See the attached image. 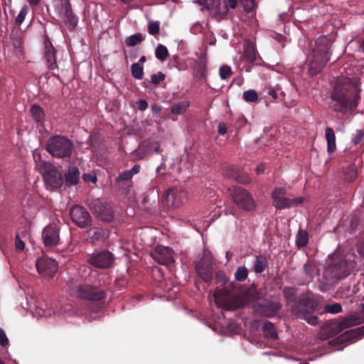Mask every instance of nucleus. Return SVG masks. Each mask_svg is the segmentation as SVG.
I'll list each match as a JSON object with an SVG mask.
<instances>
[{"instance_id":"obj_1","label":"nucleus","mask_w":364,"mask_h":364,"mask_svg":"<svg viewBox=\"0 0 364 364\" xmlns=\"http://www.w3.org/2000/svg\"><path fill=\"white\" fill-rule=\"evenodd\" d=\"M360 89L357 80H345L343 84L336 85L331 95L335 102L332 106L334 111L342 112L344 109H352L357 106Z\"/></svg>"},{"instance_id":"obj_2","label":"nucleus","mask_w":364,"mask_h":364,"mask_svg":"<svg viewBox=\"0 0 364 364\" xmlns=\"http://www.w3.org/2000/svg\"><path fill=\"white\" fill-rule=\"evenodd\" d=\"M331 43L326 36H321L315 41L311 54L308 57L309 73L315 75L320 73L330 60Z\"/></svg>"},{"instance_id":"obj_3","label":"nucleus","mask_w":364,"mask_h":364,"mask_svg":"<svg viewBox=\"0 0 364 364\" xmlns=\"http://www.w3.org/2000/svg\"><path fill=\"white\" fill-rule=\"evenodd\" d=\"M353 267V262H348L345 259L336 258L334 256L329 260L327 267L323 270V282L326 284H331L334 281L346 277Z\"/></svg>"},{"instance_id":"obj_4","label":"nucleus","mask_w":364,"mask_h":364,"mask_svg":"<svg viewBox=\"0 0 364 364\" xmlns=\"http://www.w3.org/2000/svg\"><path fill=\"white\" fill-rule=\"evenodd\" d=\"M46 148L53 156L66 158L71 156L74 150V144L66 137L55 136L48 139Z\"/></svg>"},{"instance_id":"obj_5","label":"nucleus","mask_w":364,"mask_h":364,"mask_svg":"<svg viewBox=\"0 0 364 364\" xmlns=\"http://www.w3.org/2000/svg\"><path fill=\"white\" fill-rule=\"evenodd\" d=\"M230 286L232 287V289L224 288L215 290L213 299L217 305L228 309L238 308L241 306V302L238 299L240 291L235 289L234 284H231Z\"/></svg>"},{"instance_id":"obj_6","label":"nucleus","mask_w":364,"mask_h":364,"mask_svg":"<svg viewBox=\"0 0 364 364\" xmlns=\"http://www.w3.org/2000/svg\"><path fill=\"white\" fill-rule=\"evenodd\" d=\"M234 203L240 208L251 210L255 208V201L250 193L240 186H232L228 190Z\"/></svg>"},{"instance_id":"obj_7","label":"nucleus","mask_w":364,"mask_h":364,"mask_svg":"<svg viewBox=\"0 0 364 364\" xmlns=\"http://www.w3.org/2000/svg\"><path fill=\"white\" fill-rule=\"evenodd\" d=\"M287 189L284 187H276L271 195L273 205L277 209L288 208L294 205L301 203L304 198L298 197L290 199L285 197Z\"/></svg>"},{"instance_id":"obj_8","label":"nucleus","mask_w":364,"mask_h":364,"mask_svg":"<svg viewBox=\"0 0 364 364\" xmlns=\"http://www.w3.org/2000/svg\"><path fill=\"white\" fill-rule=\"evenodd\" d=\"M187 200V191L178 188H169L162 198L164 205L171 208L180 207L184 204Z\"/></svg>"},{"instance_id":"obj_9","label":"nucleus","mask_w":364,"mask_h":364,"mask_svg":"<svg viewBox=\"0 0 364 364\" xmlns=\"http://www.w3.org/2000/svg\"><path fill=\"white\" fill-rule=\"evenodd\" d=\"M46 186L50 189L60 188L63 184V178L58 170L50 163L43 162L41 167Z\"/></svg>"},{"instance_id":"obj_10","label":"nucleus","mask_w":364,"mask_h":364,"mask_svg":"<svg viewBox=\"0 0 364 364\" xmlns=\"http://www.w3.org/2000/svg\"><path fill=\"white\" fill-rule=\"evenodd\" d=\"M38 272L43 277L51 278L57 272L58 266L57 262L48 257H42L36 262Z\"/></svg>"},{"instance_id":"obj_11","label":"nucleus","mask_w":364,"mask_h":364,"mask_svg":"<svg viewBox=\"0 0 364 364\" xmlns=\"http://www.w3.org/2000/svg\"><path fill=\"white\" fill-rule=\"evenodd\" d=\"M114 257L112 254L107 250L95 252L88 256L87 262L100 269H105L109 267L113 262Z\"/></svg>"},{"instance_id":"obj_12","label":"nucleus","mask_w":364,"mask_h":364,"mask_svg":"<svg viewBox=\"0 0 364 364\" xmlns=\"http://www.w3.org/2000/svg\"><path fill=\"white\" fill-rule=\"evenodd\" d=\"M90 207L101 220L109 221L112 219L113 212L108 203L97 198L90 203Z\"/></svg>"},{"instance_id":"obj_13","label":"nucleus","mask_w":364,"mask_h":364,"mask_svg":"<svg viewBox=\"0 0 364 364\" xmlns=\"http://www.w3.org/2000/svg\"><path fill=\"white\" fill-rule=\"evenodd\" d=\"M26 311H30L34 317H42L50 316V313L47 310V305L45 301L38 300L34 296L26 298Z\"/></svg>"},{"instance_id":"obj_14","label":"nucleus","mask_w":364,"mask_h":364,"mask_svg":"<svg viewBox=\"0 0 364 364\" xmlns=\"http://www.w3.org/2000/svg\"><path fill=\"white\" fill-rule=\"evenodd\" d=\"M152 258L160 264L168 265L174 262L173 252L168 247L158 245L151 253Z\"/></svg>"},{"instance_id":"obj_15","label":"nucleus","mask_w":364,"mask_h":364,"mask_svg":"<svg viewBox=\"0 0 364 364\" xmlns=\"http://www.w3.org/2000/svg\"><path fill=\"white\" fill-rule=\"evenodd\" d=\"M72 220L80 228H85L91 223L89 213L80 205L73 206L70 211Z\"/></svg>"},{"instance_id":"obj_16","label":"nucleus","mask_w":364,"mask_h":364,"mask_svg":"<svg viewBox=\"0 0 364 364\" xmlns=\"http://www.w3.org/2000/svg\"><path fill=\"white\" fill-rule=\"evenodd\" d=\"M55 8L58 16L63 21L70 23L71 25L76 24V20L73 15L69 0H60L55 4Z\"/></svg>"},{"instance_id":"obj_17","label":"nucleus","mask_w":364,"mask_h":364,"mask_svg":"<svg viewBox=\"0 0 364 364\" xmlns=\"http://www.w3.org/2000/svg\"><path fill=\"white\" fill-rule=\"evenodd\" d=\"M76 294L78 297L92 301H100L105 297V292L102 290L89 285L79 286Z\"/></svg>"},{"instance_id":"obj_18","label":"nucleus","mask_w":364,"mask_h":364,"mask_svg":"<svg viewBox=\"0 0 364 364\" xmlns=\"http://www.w3.org/2000/svg\"><path fill=\"white\" fill-rule=\"evenodd\" d=\"M293 313L297 316H302L313 313L315 303L309 298H303L295 303L291 307Z\"/></svg>"},{"instance_id":"obj_19","label":"nucleus","mask_w":364,"mask_h":364,"mask_svg":"<svg viewBox=\"0 0 364 364\" xmlns=\"http://www.w3.org/2000/svg\"><path fill=\"white\" fill-rule=\"evenodd\" d=\"M42 238L43 243L46 247L57 245L60 240L58 227L53 225H47L43 230Z\"/></svg>"},{"instance_id":"obj_20","label":"nucleus","mask_w":364,"mask_h":364,"mask_svg":"<svg viewBox=\"0 0 364 364\" xmlns=\"http://www.w3.org/2000/svg\"><path fill=\"white\" fill-rule=\"evenodd\" d=\"M45 60L46 62L47 66L50 70H54L58 68L56 57H55V50L50 43L49 40H46L45 41Z\"/></svg>"},{"instance_id":"obj_21","label":"nucleus","mask_w":364,"mask_h":364,"mask_svg":"<svg viewBox=\"0 0 364 364\" xmlns=\"http://www.w3.org/2000/svg\"><path fill=\"white\" fill-rule=\"evenodd\" d=\"M229 12L227 0H218L214 4L211 15L217 21L224 19Z\"/></svg>"},{"instance_id":"obj_22","label":"nucleus","mask_w":364,"mask_h":364,"mask_svg":"<svg viewBox=\"0 0 364 364\" xmlns=\"http://www.w3.org/2000/svg\"><path fill=\"white\" fill-rule=\"evenodd\" d=\"M363 322H364V320L360 316L353 315L349 316L348 317L343 318L340 322L338 323L336 326V331L338 333L341 332L346 328L359 325Z\"/></svg>"},{"instance_id":"obj_23","label":"nucleus","mask_w":364,"mask_h":364,"mask_svg":"<svg viewBox=\"0 0 364 364\" xmlns=\"http://www.w3.org/2000/svg\"><path fill=\"white\" fill-rule=\"evenodd\" d=\"M281 304L276 301H267L257 309L259 314L264 316L272 317L281 309Z\"/></svg>"},{"instance_id":"obj_24","label":"nucleus","mask_w":364,"mask_h":364,"mask_svg":"<svg viewBox=\"0 0 364 364\" xmlns=\"http://www.w3.org/2000/svg\"><path fill=\"white\" fill-rule=\"evenodd\" d=\"M88 235L93 244L102 242L109 237V232L106 229L94 227L89 230Z\"/></svg>"},{"instance_id":"obj_25","label":"nucleus","mask_w":364,"mask_h":364,"mask_svg":"<svg viewBox=\"0 0 364 364\" xmlns=\"http://www.w3.org/2000/svg\"><path fill=\"white\" fill-rule=\"evenodd\" d=\"M196 269L198 276L204 281L209 282L212 279V270L209 263L200 259L196 264Z\"/></svg>"},{"instance_id":"obj_26","label":"nucleus","mask_w":364,"mask_h":364,"mask_svg":"<svg viewBox=\"0 0 364 364\" xmlns=\"http://www.w3.org/2000/svg\"><path fill=\"white\" fill-rule=\"evenodd\" d=\"M325 138L327 142V151L331 154L333 153L336 149V135L332 128L327 127L326 129Z\"/></svg>"},{"instance_id":"obj_27","label":"nucleus","mask_w":364,"mask_h":364,"mask_svg":"<svg viewBox=\"0 0 364 364\" xmlns=\"http://www.w3.org/2000/svg\"><path fill=\"white\" fill-rule=\"evenodd\" d=\"M65 183L67 186L76 185L80 179V172L76 167H70L65 173Z\"/></svg>"},{"instance_id":"obj_28","label":"nucleus","mask_w":364,"mask_h":364,"mask_svg":"<svg viewBox=\"0 0 364 364\" xmlns=\"http://www.w3.org/2000/svg\"><path fill=\"white\" fill-rule=\"evenodd\" d=\"M363 334L364 326L346 331L341 336L340 339L342 341H347L359 338L360 336Z\"/></svg>"},{"instance_id":"obj_29","label":"nucleus","mask_w":364,"mask_h":364,"mask_svg":"<svg viewBox=\"0 0 364 364\" xmlns=\"http://www.w3.org/2000/svg\"><path fill=\"white\" fill-rule=\"evenodd\" d=\"M151 146L149 141L142 142L135 151V154L137 155V159H142L146 157V155L151 152Z\"/></svg>"},{"instance_id":"obj_30","label":"nucleus","mask_w":364,"mask_h":364,"mask_svg":"<svg viewBox=\"0 0 364 364\" xmlns=\"http://www.w3.org/2000/svg\"><path fill=\"white\" fill-rule=\"evenodd\" d=\"M140 171V166L134 165L131 169L127 170L120 173L117 178L118 181H128L132 179L134 175L138 173Z\"/></svg>"},{"instance_id":"obj_31","label":"nucleus","mask_w":364,"mask_h":364,"mask_svg":"<svg viewBox=\"0 0 364 364\" xmlns=\"http://www.w3.org/2000/svg\"><path fill=\"white\" fill-rule=\"evenodd\" d=\"M262 328L265 337L272 339L277 338L278 335L272 323L269 321L265 322Z\"/></svg>"},{"instance_id":"obj_32","label":"nucleus","mask_w":364,"mask_h":364,"mask_svg":"<svg viewBox=\"0 0 364 364\" xmlns=\"http://www.w3.org/2000/svg\"><path fill=\"white\" fill-rule=\"evenodd\" d=\"M244 58L248 62L252 63L256 60V50L253 45L248 43L244 49Z\"/></svg>"},{"instance_id":"obj_33","label":"nucleus","mask_w":364,"mask_h":364,"mask_svg":"<svg viewBox=\"0 0 364 364\" xmlns=\"http://www.w3.org/2000/svg\"><path fill=\"white\" fill-rule=\"evenodd\" d=\"M267 267V259L262 256H257L254 264V271L259 274L264 271Z\"/></svg>"},{"instance_id":"obj_34","label":"nucleus","mask_w":364,"mask_h":364,"mask_svg":"<svg viewBox=\"0 0 364 364\" xmlns=\"http://www.w3.org/2000/svg\"><path fill=\"white\" fill-rule=\"evenodd\" d=\"M31 114L33 119L36 122H41L44 119V112L38 105H34L32 106Z\"/></svg>"},{"instance_id":"obj_35","label":"nucleus","mask_w":364,"mask_h":364,"mask_svg":"<svg viewBox=\"0 0 364 364\" xmlns=\"http://www.w3.org/2000/svg\"><path fill=\"white\" fill-rule=\"evenodd\" d=\"M131 71L132 76L137 80H141L144 77V68L139 63L132 65Z\"/></svg>"},{"instance_id":"obj_36","label":"nucleus","mask_w":364,"mask_h":364,"mask_svg":"<svg viewBox=\"0 0 364 364\" xmlns=\"http://www.w3.org/2000/svg\"><path fill=\"white\" fill-rule=\"evenodd\" d=\"M189 105L190 104L188 101H183L175 104L171 108V113L173 114H183L187 109Z\"/></svg>"},{"instance_id":"obj_37","label":"nucleus","mask_w":364,"mask_h":364,"mask_svg":"<svg viewBox=\"0 0 364 364\" xmlns=\"http://www.w3.org/2000/svg\"><path fill=\"white\" fill-rule=\"evenodd\" d=\"M155 55L157 59L164 61L168 55L167 48L163 45H159L156 48Z\"/></svg>"},{"instance_id":"obj_38","label":"nucleus","mask_w":364,"mask_h":364,"mask_svg":"<svg viewBox=\"0 0 364 364\" xmlns=\"http://www.w3.org/2000/svg\"><path fill=\"white\" fill-rule=\"evenodd\" d=\"M143 36L141 33H136L127 37L125 43L128 46H134L143 41Z\"/></svg>"},{"instance_id":"obj_39","label":"nucleus","mask_w":364,"mask_h":364,"mask_svg":"<svg viewBox=\"0 0 364 364\" xmlns=\"http://www.w3.org/2000/svg\"><path fill=\"white\" fill-rule=\"evenodd\" d=\"M193 3L198 4L202 6L201 10L206 9L207 11L212 12L214 4H215V0H193Z\"/></svg>"},{"instance_id":"obj_40","label":"nucleus","mask_w":364,"mask_h":364,"mask_svg":"<svg viewBox=\"0 0 364 364\" xmlns=\"http://www.w3.org/2000/svg\"><path fill=\"white\" fill-rule=\"evenodd\" d=\"M244 100L248 102H255L258 100V95L254 90L245 91L242 94Z\"/></svg>"},{"instance_id":"obj_41","label":"nucleus","mask_w":364,"mask_h":364,"mask_svg":"<svg viewBox=\"0 0 364 364\" xmlns=\"http://www.w3.org/2000/svg\"><path fill=\"white\" fill-rule=\"evenodd\" d=\"M248 275L247 269L244 267H239L235 272V277L237 281L243 282L245 281Z\"/></svg>"},{"instance_id":"obj_42","label":"nucleus","mask_w":364,"mask_h":364,"mask_svg":"<svg viewBox=\"0 0 364 364\" xmlns=\"http://www.w3.org/2000/svg\"><path fill=\"white\" fill-rule=\"evenodd\" d=\"M296 244L299 247H304L308 242V235L304 230H299L296 235Z\"/></svg>"},{"instance_id":"obj_43","label":"nucleus","mask_w":364,"mask_h":364,"mask_svg":"<svg viewBox=\"0 0 364 364\" xmlns=\"http://www.w3.org/2000/svg\"><path fill=\"white\" fill-rule=\"evenodd\" d=\"M235 171L236 168H230L231 172L228 173V176L242 183H247L250 182V179L247 175H245L244 176H240L237 174V173H235Z\"/></svg>"},{"instance_id":"obj_44","label":"nucleus","mask_w":364,"mask_h":364,"mask_svg":"<svg viewBox=\"0 0 364 364\" xmlns=\"http://www.w3.org/2000/svg\"><path fill=\"white\" fill-rule=\"evenodd\" d=\"M28 12V6L27 5H24L21 9L20 12L17 15L15 19L16 24L20 26L23 22Z\"/></svg>"},{"instance_id":"obj_45","label":"nucleus","mask_w":364,"mask_h":364,"mask_svg":"<svg viewBox=\"0 0 364 364\" xmlns=\"http://www.w3.org/2000/svg\"><path fill=\"white\" fill-rule=\"evenodd\" d=\"M160 29V23L158 21H150L148 23V31L150 35L158 34Z\"/></svg>"},{"instance_id":"obj_46","label":"nucleus","mask_w":364,"mask_h":364,"mask_svg":"<svg viewBox=\"0 0 364 364\" xmlns=\"http://www.w3.org/2000/svg\"><path fill=\"white\" fill-rule=\"evenodd\" d=\"M324 310L327 313L336 314L340 313L342 311V307L340 304L335 303L333 304L326 305L324 307Z\"/></svg>"},{"instance_id":"obj_47","label":"nucleus","mask_w":364,"mask_h":364,"mask_svg":"<svg viewBox=\"0 0 364 364\" xmlns=\"http://www.w3.org/2000/svg\"><path fill=\"white\" fill-rule=\"evenodd\" d=\"M220 77L223 80H226L229 78L232 75V70L230 66L228 65H223L220 68Z\"/></svg>"},{"instance_id":"obj_48","label":"nucleus","mask_w":364,"mask_h":364,"mask_svg":"<svg viewBox=\"0 0 364 364\" xmlns=\"http://www.w3.org/2000/svg\"><path fill=\"white\" fill-rule=\"evenodd\" d=\"M357 173L355 166H350L345 171L346 179L353 181L356 178Z\"/></svg>"},{"instance_id":"obj_49","label":"nucleus","mask_w":364,"mask_h":364,"mask_svg":"<svg viewBox=\"0 0 364 364\" xmlns=\"http://www.w3.org/2000/svg\"><path fill=\"white\" fill-rule=\"evenodd\" d=\"M164 79H165V75L163 74L162 73H159L157 74H153L151 76V82L155 85L160 83V82L163 81Z\"/></svg>"},{"instance_id":"obj_50","label":"nucleus","mask_w":364,"mask_h":364,"mask_svg":"<svg viewBox=\"0 0 364 364\" xmlns=\"http://www.w3.org/2000/svg\"><path fill=\"white\" fill-rule=\"evenodd\" d=\"M242 3L245 10L247 11H251L255 6V0H241Z\"/></svg>"},{"instance_id":"obj_51","label":"nucleus","mask_w":364,"mask_h":364,"mask_svg":"<svg viewBox=\"0 0 364 364\" xmlns=\"http://www.w3.org/2000/svg\"><path fill=\"white\" fill-rule=\"evenodd\" d=\"M284 296L289 301L293 300L295 294V291L292 288H285L283 291Z\"/></svg>"},{"instance_id":"obj_52","label":"nucleus","mask_w":364,"mask_h":364,"mask_svg":"<svg viewBox=\"0 0 364 364\" xmlns=\"http://www.w3.org/2000/svg\"><path fill=\"white\" fill-rule=\"evenodd\" d=\"M9 343L8 338L4 332V331L0 328V346H6Z\"/></svg>"},{"instance_id":"obj_53","label":"nucleus","mask_w":364,"mask_h":364,"mask_svg":"<svg viewBox=\"0 0 364 364\" xmlns=\"http://www.w3.org/2000/svg\"><path fill=\"white\" fill-rule=\"evenodd\" d=\"M16 248L18 250H23L25 248V243L20 239L18 235L16 236Z\"/></svg>"},{"instance_id":"obj_54","label":"nucleus","mask_w":364,"mask_h":364,"mask_svg":"<svg viewBox=\"0 0 364 364\" xmlns=\"http://www.w3.org/2000/svg\"><path fill=\"white\" fill-rule=\"evenodd\" d=\"M199 68L200 70L201 75H203V72L206 69V58L205 56H200V63H199Z\"/></svg>"},{"instance_id":"obj_55","label":"nucleus","mask_w":364,"mask_h":364,"mask_svg":"<svg viewBox=\"0 0 364 364\" xmlns=\"http://www.w3.org/2000/svg\"><path fill=\"white\" fill-rule=\"evenodd\" d=\"M82 178L85 181H91L93 183H95L97 182V177L90 173L83 174Z\"/></svg>"},{"instance_id":"obj_56","label":"nucleus","mask_w":364,"mask_h":364,"mask_svg":"<svg viewBox=\"0 0 364 364\" xmlns=\"http://www.w3.org/2000/svg\"><path fill=\"white\" fill-rule=\"evenodd\" d=\"M363 137V134L359 131L356 133L355 136L353 138V142L354 144H358L360 142Z\"/></svg>"},{"instance_id":"obj_57","label":"nucleus","mask_w":364,"mask_h":364,"mask_svg":"<svg viewBox=\"0 0 364 364\" xmlns=\"http://www.w3.org/2000/svg\"><path fill=\"white\" fill-rule=\"evenodd\" d=\"M218 132L219 134L224 135L227 132L226 124L223 122L219 123Z\"/></svg>"},{"instance_id":"obj_58","label":"nucleus","mask_w":364,"mask_h":364,"mask_svg":"<svg viewBox=\"0 0 364 364\" xmlns=\"http://www.w3.org/2000/svg\"><path fill=\"white\" fill-rule=\"evenodd\" d=\"M139 109L141 111H144L148 108V103L144 100H140L138 101Z\"/></svg>"},{"instance_id":"obj_59","label":"nucleus","mask_w":364,"mask_h":364,"mask_svg":"<svg viewBox=\"0 0 364 364\" xmlns=\"http://www.w3.org/2000/svg\"><path fill=\"white\" fill-rule=\"evenodd\" d=\"M217 278L223 283L226 284L228 282L227 277L222 272H219L217 274Z\"/></svg>"},{"instance_id":"obj_60","label":"nucleus","mask_w":364,"mask_h":364,"mask_svg":"<svg viewBox=\"0 0 364 364\" xmlns=\"http://www.w3.org/2000/svg\"><path fill=\"white\" fill-rule=\"evenodd\" d=\"M227 1H228V9L230 8L232 9H234L237 6V4H238L237 0H227Z\"/></svg>"},{"instance_id":"obj_61","label":"nucleus","mask_w":364,"mask_h":364,"mask_svg":"<svg viewBox=\"0 0 364 364\" xmlns=\"http://www.w3.org/2000/svg\"><path fill=\"white\" fill-rule=\"evenodd\" d=\"M304 268L306 274L308 276H309V277L311 279L313 277V276H312V274H311L312 270H311V266L307 264H305L304 265Z\"/></svg>"},{"instance_id":"obj_62","label":"nucleus","mask_w":364,"mask_h":364,"mask_svg":"<svg viewBox=\"0 0 364 364\" xmlns=\"http://www.w3.org/2000/svg\"><path fill=\"white\" fill-rule=\"evenodd\" d=\"M151 109L154 113L157 114L161 112V107L159 105L154 104L151 106Z\"/></svg>"},{"instance_id":"obj_63","label":"nucleus","mask_w":364,"mask_h":364,"mask_svg":"<svg viewBox=\"0 0 364 364\" xmlns=\"http://www.w3.org/2000/svg\"><path fill=\"white\" fill-rule=\"evenodd\" d=\"M318 318L316 316H311L308 318L307 321L311 325H316L318 323Z\"/></svg>"},{"instance_id":"obj_64","label":"nucleus","mask_w":364,"mask_h":364,"mask_svg":"<svg viewBox=\"0 0 364 364\" xmlns=\"http://www.w3.org/2000/svg\"><path fill=\"white\" fill-rule=\"evenodd\" d=\"M255 171L257 174H262L264 171V164H259L257 166V167L255 168Z\"/></svg>"}]
</instances>
